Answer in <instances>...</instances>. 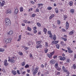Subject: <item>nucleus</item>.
<instances>
[{"label": "nucleus", "mask_w": 76, "mask_h": 76, "mask_svg": "<svg viewBox=\"0 0 76 76\" xmlns=\"http://www.w3.org/2000/svg\"><path fill=\"white\" fill-rule=\"evenodd\" d=\"M18 13V10L17 9H16L15 10V11L14 12V13L16 14H17Z\"/></svg>", "instance_id": "obj_22"}, {"label": "nucleus", "mask_w": 76, "mask_h": 76, "mask_svg": "<svg viewBox=\"0 0 76 76\" xmlns=\"http://www.w3.org/2000/svg\"><path fill=\"white\" fill-rule=\"evenodd\" d=\"M0 52H3V51H4V49L0 48Z\"/></svg>", "instance_id": "obj_33"}, {"label": "nucleus", "mask_w": 76, "mask_h": 76, "mask_svg": "<svg viewBox=\"0 0 76 76\" xmlns=\"http://www.w3.org/2000/svg\"><path fill=\"white\" fill-rule=\"evenodd\" d=\"M42 45L41 44H38L36 45V48H40V47H42Z\"/></svg>", "instance_id": "obj_7"}, {"label": "nucleus", "mask_w": 76, "mask_h": 76, "mask_svg": "<svg viewBox=\"0 0 76 76\" xmlns=\"http://www.w3.org/2000/svg\"><path fill=\"white\" fill-rule=\"evenodd\" d=\"M30 57L31 58H32V53H30Z\"/></svg>", "instance_id": "obj_54"}, {"label": "nucleus", "mask_w": 76, "mask_h": 76, "mask_svg": "<svg viewBox=\"0 0 76 76\" xmlns=\"http://www.w3.org/2000/svg\"><path fill=\"white\" fill-rule=\"evenodd\" d=\"M40 74H41V72H39L37 74L39 76V75H40Z\"/></svg>", "instance_id": "obj_62"}, {"label": "nucleus", "mask_w": 76, "mask_h": 76, "mask_svg": "<svg viewBox=\"0 0 76 76\" xmlns=\"http://www.w3.org/2000/svg\"><path fill=\"white\" fill-rule=\"evenodd\" d=\"M57 56L56 55H55L53 56V58L54 59H56V58H57Z\"/></svg>", "instance_id": "obj_48"}, {"label": "nucleus", "mask_w": 76, "mask_h": 76, "mask_svg": "<svg viewBox=\"0 0 76 76\" xmlns=\"http://www.w3.org/2000/svg\"><path fill=\"white\" fill-rule=\"evenodd\" d=\"M38 4L39 6L38 7H41V6H43V5H44L43 4Z\"/></svg>", "instance_id": "obj_30"}, {"label": "nucleus", "mask_w": 76, "mask_h": 76, "mask_svg": "<svg viewBox=\"0 0 76 76\" xmlns=\"http://www.w3.org/2000/svg\"><path fill=\"white\" fill-rule=\"evenodd\" d=\"M45 73L46 75H48V74H49V72H48V71L45 70Z\"/></svg>", "instance_id": "obj_24"}, {"label": "nucleus", "mask_w": 76, "mask_h": 76, "mask_svg": "<svg viewBox=\"0 0 76 76\" xmlns=\"http://www.w3.org/2000/svg\"><path fill=\"white\" fill-rule=\"evenodd\" d=\"M8 61L12 63H15V57H12L11 58H10V57H8Z\"/></svg>", "instance_id": "obj_3"}, {"label": "nucleus", "mask_w": 76, "mask_h": 76, "mask_svg": "<svg viewBox=\"0 0 76 76\" xmlns=\"http://www.w3.org/2000/svg\"><path fill=\"white\" fill-rule=\"evenodd\" d=\"M20 12H23V7H21L20 8Z\"/></svg>", "instance_id": "obj_26"}, {"label": "nucleus", "mask_w": 76, "mask_h": 76, "mask_svg": "<svg viewBox=\"0 0 76 76\" xmlns=\"http://www.w3.org/2000/svg\"><path fill=\"white\" fill-rule=\"evenodd\" d=\"M27 29L29 31H31V28H29V27H28Z\"/></svg>", "instance_id": "obj_41"}, {"label": "nucleus", "mask_w": 76, "mask_h": 76, "mask_svg": "<svg viewBox=\"0 0 76 76\" xmlns=\"http://www.w3.org/2000/svg\"><path fill=\"white\" fill-rule=\"evenodd\" d=\"M70 61V60L69 59H67L66 60V63H69Z\"/></svg>", "instance_id": "obj_34"}, {"label": "nucleus", "mask_w": 76, "mask_h": 76, "mask_svg": "<svg viewBox=\"0 0 76 76\" xmlns=\"http://www.w3.org/2000/svg\"><path fill=\"white\" fill-rule=\"evenodd\" d=\"M58 41H55L54 42V44H57L58 43Z\"/></svg>", "instance_id": "obj_51"}, {"label": "nucleus", "mask_w": 76, "mask_h": 76, "mask_svg": "<svg viewBox=\"0 0 76 76\" xmlns=\"http://www.w3.org/2000/svg\"><path fill=\"white\" fill-rule=\"evenodd\" d=\"M54 53H55L54 51H53L50 53V54L52 56H53V54H54Z\"/></svg>", "instance_id": "obj_45"}, {"label": "nucleus", "mask_w": 76, "mask_h": 76, "mask_svg": "<svg viewBox=\"0 0 76 76\" xmlns=\"http://www.w3.org/2000/svg\"><path fill=\"white\" fill-rule=\"evenodd\" d=\"M12 74L14 75H16V74L17 73V72H16V71L13 70H12Z\"/></svg>", "instance_id": "obj_10"}, {"label": "nucleus", "mask_w": 76, "mask_h": 76, "mask_svg": "<svg viewBox=\"0 0 76 76\" xmlns=\"http://www.w3.org/2000/svg\"><path fill=\"white\" fill-rule=\"evenodd\" d=\"M62 69L64 72H67V70H66V69L64 67H62Z\"/></svg>", "instance_id": "obj_16"}, {"label": "nucleus", "mask_w": 76, "mask_h": 76, "mask_svg": "<svg viewBox=\"0 0 76 76\" xmlns=\"http://www.w3.org/2000/svg\"><path fill=\"white\" fill-rule=\"evenodd\" d=\"M73 34H74V31H73V30H72L69 33V34L70 35H72Z\"/></svg>", "instance_id": "obj_14"}, {"label": "nucleus", "mask_w": 76, "mask_h": 76, "mask_svg": "<svg viewBox=\"0 0 76 76\" xmlns=\"http://www.w3.org/2000/svg\"><path fill=\"white\" fill-rule=\"evenodd\" d=\"M48 56L49 58H51V57H52V56H51V55L50 54H48Z\"/></svg>", "instance_id": "obj_40"}, {"label": "nucleus", "mask_w": 76, "mask_h": 76, "mask_svg": "<svg viewBox=\"0 0 76 76\" xmlns=\"http://www.w3.org/2000/svg\"><path fill=\"white\" fill-rule=\"evenodd\" d=\"M36 10L37 12H39V10L38 9H36Z\"/></svg>", "instance_id": "obj_57"}, {"label": "nucleus", "mask_w": 76, "mask_h": 76, "mask_svg": "<svg viewBox=\"0 0 76 76\" xmlns=\"http://www.w3.org/2000/svg\"><path fill=\"white\" fill-rule=\"evenodd\" d=\"M25 62H23L21 64L22 65V66H25Z\"/></svg>", "instance_id": "obj_44"}, {"label": "nucleus", "mask_w": 76, "mask_h": 76, "mask_svg": "<svg viewBox=\"0 0 76 76\" xmlns=\"http://www.w3.org/2000/svg\"><path fill=\"white\" fill-rule=\"evenodd\" d=\"M67 48L68 50V51L69 53H73V51L72 50H71V49L70 47H67Z\"/></svg>", "instance_id": "obj_4"}, {"label": "nucleus", "mask_w": 76, "mask_h": 76, "mask_svg": "<svg viewBox=\"0 0 76 76\" xmlns=\"http://www.w3.org/2000/svg\"><path fill=\"white\" fill-rule=\"evenodd\" d=\"M8 41V43H9V42H11L12 41V38H9L7 39Z\"/></svg>", "instance_id": "obj_19"}, {"label": "nucleus", "mask_w": 76, "mask_h": 76, "mask_svg": "<svg viewBox=\"0 0 76 76\" xmlns=\"http://www.w3.org/2000/svg\"><path fill=\"white\" fill-rule=\"evenodd\" d=\"M37 25L38 26H39V27H40V26H41V25L39 23H37Z\"/></svg>", "instance_id": "obj_38"}, {"label": "nucleus", "mask_w": 76, "mask_h": 76, "mask_svg": "<svg viewBox=\"0 0 76 76\" xmlns=\"http://www.w3.org/2000/svg\"><path fill=\"white\" fill-rule=\"evenodd\" d=\"M55 68L58 71H60V70H61V68L59 67H56Z\"/></svg>", "instance_id": "obj_20"}, {"label": "nucleus", "mask_w": 76, "mask_h": 76, "mask_svg": "<svg viewBox=\"0 0 76 76\" xmlns=\"http://www.w3.org/2000/svg\"><path fill=\"white\" fill-rule=\"evenodd\" d=\"M48 33L49 35H51V31H48Z\"/></svg>", "instance_id": "obj_50"}, {"label": "nucleus", "mask_w": 76, "mask_h": 76, "mask_svg": "<svg viewBox=\"0 0 76 76\" xmlns=\"http://www.w3.org/2000/svg\"><path fill=\"white\" fill-rule=\"evenodd\" d=\"M29 66H31V65H28V64H27V65H26L25 67H29Z\"/></svg>", "instance_id": "obj_56"}, {"label": "nucleus", "mask_w": 76, "mask_h": 76, "mask_svg": "<svg viewBox=\"0 0 76 76\" xmlns=\"http://www.w3.org/2000/svg\"><path fill=\"white\" fill-rule=\"evenodd\" d=\"M57 23L58 25H60V23H61L60 22V21L59 20H58L57 21Z\"/></svg>", "instance_id": "obj_32"}, {"label": "nucleus", "mask_w": 76, "mask_h": 76, "mask_svg": "<svg viewBox=\"0 0 76 76\" xmlns=\"http://www.w3.org/2000/svg\"><path fill=\"white\" fill-rule=\"evenodd\" d=\"M74 12H75V10H74V9H72L70 10V12H71V13H74Z\"/></svg>", "instance_id": "obj_21"}, {"label": "nucleus", "mask_w": 76, "mask_h": 76, "mask_svg": "<svg viewBox=\"0 0 76 76\" xmlns=\"http://www.w3.org/2000/svg\"><path fill=\"white\" fill-rule=\"evenodd\" d=\"M38 68H39L36 67L34 69V68L32 69V71H33V76H35V75L38 73Z\"/></svg>", "instance_id": "obj_2"}, {"label": "nucleus", "mask_w": 76, "mask_h": 76, "mask_svg": "<svg viewBox=\"0 0 76 76\" xmlns=\"http://www.w3.org/2000/svg\"><path fill=\"white\" fill-rule=\"evenodd\" d=\"M9 63H7V60H5L4 61V65L5 66L8 65Z\"/></svg>", "instance_id": "obj_5"}, {"label": "nucleus", "mask_w": 76, "mask_h": 76, "mask_svg": "<svg viewBox=\"0 0 76 76\" xmlns=\"http://www.w3.org/2000/svg\"><path fill=\"white\" fill-rule=\"evenodd\" d=\"M24 49L26 50H28V47H26V48H24Z\"/></svg>", "instance_id": "obj_63"}, {"label": "nucleus", "mask_w": 76, "mask_h": 76, "mask_svg": "<svg viewBox=\"0 0 76 76\" xmlns=\"http://www.w3.org/2000/svg\"><path fill=\"white\" fill-rule=\"evenodd\" d=\"M5 23L7 25H8V26L11 25V21L8 18H7L5 20Z\"/></svg>", "instance_id": "obj_1"}, {"label": "nucleus", "mask_w": 76, "mask_h": 76, "mask_svg": "<svg viewBox=\"0 0 76 76\" xmlns=\"http://www.w3.org/2000/svg\"><path fill=\"white\" fill-rule=\"evenodd\" d=\"M13 33V31H9V32L8 33V34L11 35H12Z\"/></svg>", "instance_id": "obj_11"}, {"label": "nucleus", "mask_w": 76, "mask_h": 76, "mask_svg": "<svg viewBox=\"0 0 76 76\" xmlns=\"http://www.w3.org/2000/svg\"><path fill=\"white\" fill-rule=\"evenodd\" d=\"M17 73L19 75H20V73L19 72V71L18 70L17 71Z\"/></svg>", "instance_id": "obj_52"}, {"label": "nucleus", "mask_w": 76, "mask_h": 76, "mask_svg": "<svg viewBox=\"0 0 76 76\" xmlns=\"http://www.w3.org/2000/svg\"><path fill=\"white\" fill-rule=\"evenodd\" d=\"M53 39V40H56V35H54Z\"/></svg>", "instance_id": "obj_35"}, {"label": "nucleus", "mask_w": 76, "mask_h": 76, "mask_svg": "<svg viewBox=\"0 0 76 76\" xmlns=\"http://www.w3.org/2000/svg\"><path fill=\"white\" fill-rule=\"evenodd\" d=\"M41 43V41H37L36 42L37 44H40Z\"/></svg>", "instance_id": "obj_29"}, {"label": "nucleus", "mask_w": 76, "mask_h": 76, "mask_svg": "<svg viewBox=\"0 0 76 76\" xmlns=\"http://www.w3.org/2000/svg\"><path fill=\"white\" fill-rule=\"evenodd\" d=\"M27 44H28V46H30V45H31V42L29 41L28 43Z\"/></svg>", "instance_id": "obj_46"}, {"label": "nucleus", "mask_w": 76, "mask_h": 76, "mask_svg": "<svg viewBox=\"0 0 76 76\" xmlns=\"http://www.w3.org/2000/svg\"><path fill=\"white\" fill-rule=\"evenodd\" d=\"M60 60H66V58H65V57H61H61L60 58Z\"/></svg>", "instance_id": "obj_15"}, {"label": "nucleus", "mask_w": 76, "mask_h": 76, "mask_svg": "<svg viewBox=\"0 0 76 76\" xmlns=\"http://www.w3.org/2000/svg\"><path fill=\"white\" fill-rule=\"evenodd\" d=\"M43 32H45V34H46L47 32V30L45 28H44L43 29Z\"/></svg>", "instance_id": "obj_17"}, {"label": "nucleus", "mask_w": 76, "mask_h": 76, "mask_svg": "<svg viewBox=\"0 0 76 76\" xmlns=\"http://www.w3.org/2000/svg\"><path fill=\"white\" fill-rule=\"evenodd\" d=\"M50 35L49 36V37L51 38H52V37H53V35H52V34Z\"/></svg>", "instance_id": "obj_49"}, {"label": "nucleus", "mask_w": 76, "mask_h": 76, "mask_svg": "<svg viewBox=\"0 0 76 76\" xmlns=\"http://www.w3.org/2000/svg\"><path fill=\"white\" fill-rule=\"evenodd\" d=\"M31 4H34V2L33 1H31Z\"/></svg>", "instance_id": "obj_60"}, {"label": "nucleus", "mask_w": 76, "mask_h": 76, "mask_svg": "<svg viewBox=\"0 0 76 76\" xmlns=\"http://www.w3.org/2000/svg\"><path fill=\"white\" fill-rule=\"evenodd\" d=\"M64 20H66V18H67V16L66 15H64Z\"/></svg>", "instance_id": "obj_36"}, {"label": "nucleus", "mask_w": 76, "mask_h": 76, "mask_svg": "<svg viewBox=\"0 0 76 76\" xmlns=\"http://www.w3.org/2000/svg\"><path fill=\"white\" fill-rule=\"evenodd\" d=\"M27 72L28 73H30V70H27Z\"/></svg>", "instance_id": "obj_64"}, {"label": "nucleus", "mask_w": 76, "mask_h": 76, "mask_svg": "<svg viewBox=\"0 0 76 76\" xmlns=\"http://www.w3.org/2000/svg\"><path fill=\"white\" fill-rule=\"evenodd\" d=\"M66 29H68L69 28V23L66 22Z\"/></svg>", "instance_id": "obj_6"}, {"label": "nucleus", "mask_w": 76, "mask_h": 76, "mask_svg": "<svg viewBox=\"0 0 76 76\" xmlns=\"http://www.w3.org/2000/svg\"><path fill=\"white\" fill-rule=\"evenodd\" d=\"M4 3H5V1H3L0 4L1 6H3L4 5Z\"/></svg>", "instance_id": "obj_9"}, {"label": "nucleus", "mask_w": 76, "mask_h": 76, "mask_svg": "<svg viewBox=\"0 0 76 76\" xmlns=\"http://www.w3.org/2000/svg\"><path fill=\"white\" fill-rule=\"evenodd\" d=\"M58 64L57 63H56L55 65V67H57V66H58Z\"/></svg>", "instance_id": "obj_58"}, {"label": "nucleus", "mask_w": 76, "mask_h": 76, "mask_svg": "<svg viewBox=\"0 0 76 76\" xmlns=\"http://www.w3.org/2000/svg\"><path fill=\"white\" fill-rule=\"evenodd\" d=\"M6 13H11L12 12L11 11L10 9H8L7 10Z\"/></svg>", "instance_id": "obj_12"}, {"label": "nucleus", "mask_w": 76, "mask_h": 76, "mask_svg": "<svg viewBox=\"0 0 76 76\" xmlns=\"http://www.w3.org/2000/svg\"><path fill=\"white\" fill-rule=\"evenodd\" d=\"M33 29H34V30H35L37 29V27H34Z\"/></svg>", "instance_id": "obj_61"}, {"label": "nucleus", "mask_w": 76, "mask_h": 76, "mask_svg": "<svg viewBox=\"0 0 76 76\" xmlns=\"http://www.w3.org/2000/svg\"><path fill=\"white\" fill-rule=\"evenodd\" d=\"M23 69H24L23 67L21 68L20 69V72H22V70H23Z\"/></svg>", "instance_id": "obj_59"}, {"label": "nucleus", "mask_w": 76, "mask_h": 76, "mask_svg": "<svg viewBox=\"0 0 76 76\" xmlns=\"http://www.w3.org/2000/svg\"><path fill=\"white\" fill-rule=\"evenodd\" d=\"M56 47L58 49H59V48H60V45L59 44H57L56 45Z\"/></svg>", "instance_id": "obj_23"}, {"label": "nucleus", "mask_w": 76, "mask_h": 76, "mask_svg": "<svg viewBox=\"0 0 76 76\" xmlns=\"http://www.w3.org/2000/svg\"><path fill=\"white\" fill-rule=\"evenodd\" d=\"M45 47H48V43L47 42H45Z\"/></svg>", "instance_id": "obj_42"}, {"label": "nucleus", "mask_w": 76, "mask_h": 76, "mask_svg": "<svg viewBox=\"0 0 76 76\" xmlns=\"http://www.w3.org/2000/svg\"><path fill=\"white\" fill-rule=\"evenodd\" d=\"M47 9L48 10H50L52 9V7H48L47 8Z\"/></svg>", "instance_id": "obj_39"}, {"label": "nucleus", "mask_w": 76, "mask_h": 76, "mask_svg": "<svg viewBox=\"0 0 76 76\" xmlns=\"http://www.w3.org/2000/svg\"><path fill=\"white\" fill-rule=\"evenodd\" d=\"M56 75H60V72H58L56 73Z\"/></svg>", "instance_id": "obj_31"}, {"label": "nucleus", "mask_w": 76, "mask_h": 76, "mask_svg": "<svg viewBox=\"0 0 76 76\" xmlns=\"http://www.w3.org/2000/svg\"><path fill=\"white\" fill-rule=\"evenodd\" d=\"M45 53H47L48 52V50L47 48H45Z\"/></svg>", "instance_id": "obj_27"}, {"label": "nucleus", "mask_w": 76, "mask_h": 76, "mask_svg": "<svg viewBox=\"0 0 76 76\" xmlns=\"http://www.w3.org/2000/svg\"><path fill=\"white\" fill-rule=\"evenodd\" d=\"M32 17H34V16H35V14H33L32 15Z\"/></svg>", "instance_id": "obj_53"}, {"label": "nucleus", "mask_w": 76, "mask_h": 76, "mask_svg": "<svg viewBox=\"0 0 76 76\" xmlns=\"http://www.w3.org/2000/svg\"><path fill=\"white\" fill-rule=\"evenodd\" d=\"M61 38L62 39L64 40L65 41H67V39L66 38H64L63 37H61Z\"/></svg>", "instance_id": "obj_25"}, {"label": "nucleus", "mask_w": 76, "mask_h": 76, "mask_svg": "<svg viewBox=\"0 0 76 76\" xmlns=\"http://www.w3.org/2000/svg\"><path fill=\"white\" fill-rule=\"evenodd\" d=\"M18 54H19V55H20V56H22V55H23V53L21 52H19L18 53Z\"/></svg>", "instance_id": "obj_43"}, {"label": "nucleus", "mask_w": 76, "mask_h": 76, "mask_svg": "<svg viewBox=\"0 0 76 76\" xmlns=\"http://www.w3.org/2000/svg\"><path fill=\"white\" fill-rule=\"evenodd\" d=\"M55 62L56 61H54V60H51L50 61V63L52 64H54Z\"/></svg>", "instance_id": "obj_8"}, {"label": "nucleus", "mask_w": 76, "mask_h": 76, "mask_svg": "<svg viewBox=\"0 0 76 76\" xmlns=\"http://www.w3.org/2000/svg\"><path fill=\"white\" fill-rule=\"evenodd\" d=\"M2 70L4 73H6V71H5V70H4V69L3 68V69H2Z\"/></svg>", "instance_id": "obj_47"}, {"label": "nucleus", "mask_w": 76, "mask_h": 76, "mask_svg": "<svg viewBox=\"0 0 76 76\" xmlns=\"http://www.w3.org/2000/svg\"><path fill=\"white\" fill-rule=\"evenodd\" d=\"M4 41L6 43H8V39H4Z\"/></svg>", "instance_id": "obj_18"}, {"label": "nucleus", "mask_w": 76, "mask_h": 76, "mask_svg": "<svg viewBox=\"0 0 76 76\" xmlns=\"http://www.w3.org/2000/svg\"><path fill=\"white\" fill-rule=\"evenodd\" d=\"M55 15L54 14H52L49 17V19H51L52 18L54 17Z\"/></svg>", "instance_id": "obj_13"}, {"label": "nucleus", "mask_w": 76, "mask_h": 76, "mask_svg": "<svg viewBox=\"0 0 76 76\" xmlns=\"http://www.w3.org/2000/svg\"><path fill=\"white\" fill-rule=\"evenodd\" d=\"M23 22L24 23H28V21L26 20H24Z\"/></svg>", "instance_id": "obj_37"}, {"label": "nucleus", "mask_w": 76, "mask_h": 76, "mask_svg": "<svg viewBox=\"0 0 76 76\" xmlns=\"http://www.w3.org/2000/svg\"><path fill=\"white\" fill-rule=\"evenodd\" d=\"M22 37V35H20L18 36V38L19 39H21V37Z\"/></svg>", "instance_id": "obj_55"}, {"label": "nucleus", "mask_w": 76, "mask_h": 76, "mask_svg": "<svg viewBox=\"0 0 76 76\" xmlns=\"http://www.w3.org/2000/svg\"><path fill=\"white\" fill-rule=\"evenodd\" d=\"M69 5L70 6H72L73 5V2L72 1H70L69 3Z\"/></svg>", "instance_id": "obj_28"}]
</instances>
